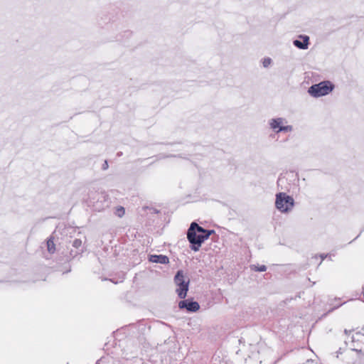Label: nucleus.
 <instances>
[{"label": "nucleus", "mask_w": 364, "mask_h": 364, "mask_svg": "<svg viewBox=\"0 0 364 364\" xmlns=\"http://www.w3.org/2000/svg\"><path fill=\"white\" fill-rule=\"evenodd\" d=\"M282 119H279V118L272 119L270 123V126L273 129H276L279 128V129L277 130V132L283 131V130H288L289 129H290V128L289 127H281L280 124H282Z\"/></svg>", "instance_id": "1a4fd4ad"}, {"label": "nucleus", "mask_w": 364, "mask_h": 364, "mask_svg": "<svg viewBox=\"0 0 364 364\" xmlns=\"http://www.w3.org/2000/svg\"><path fill=\"white\" fill-rule=\"evenodd\" d=\"M189 228H201L200 226L198 225V224L196 222H193L190 227Z\"/></svg>", "instance_id": "2eb2a0df"}, {"label": "nucleus", "mask_w": 364, "mask_h": 364, "mask_svg": "<svg viewBox=\"0 0 364 364\" xmlns=\"http://www.w3.org/2000/svg\"><path fill=\"white\" fill-rule=\"evenodd\" d=\"M213 232V230H207V229H188L187 237L189 242L193 245L192 250L198 251L201 246V244Z\"/></svg>", "instance_id": "f257e3e1"}, {"label": "nucleus", "mask_w": 364, "mask_h": 364, "mask_svg": "<svg viewBox=\"0 0 364 364\" xmlns=\"http://www.w3.org/2000/svg\"><path fill=\"white\" fill-rule=\"evenodd\" d=\"M271 59L270 58H264L263 60V65L264 67L267 68L271 64Z\"/></svg>", "instance_id": "ddd939ff"}, {"label": "nucleus", "mask_w": 364, "mask_h": 364, "mask_svg": "<svg viewBox=\"0 0 364 364\" xmlns=\"http://www.w3.org/2000/svg\"><path fill=\"white\" fill-rule=\"evenodd\" d=\"M149 260L151 262L159 264H168L169 262L168 257L163 255H151L149 256Z\"/></svg>", "instance_id": "0eeeda50"}, {"label": "nucleus", "mask_w": 364, "mask_h": 364, "mask_svg": "<svg viewBox=\"0 0 364 364\" xmlns=\"http://www.w3.org/2000/svg\"><path fill=\"white\" fill-rule=\"evenodd\" d=\"M251 269L255 270L256 272H264L267 269V267L265 265H261V266H256V265H252Z\"/></svg>", "instance_id": "f8f14e48"}, {"label": "nucleus", "mask_w": 364, "mask_h": 364, "mask_svg": "<svg viewBox=\"0 0 364 364\" xmlns=\"http://www.w3.org/2000/svg\"><path fill=\"white\" fill-rule=\"evenodd\" d=\"M47 248H48V251L50 253H53L55 251V245L51 238L48 239L47 241Z\"/></svg>", "instance_id": "9d476101"}, {"label": "nucleus", "mask_w": 364, "mask_h": 364, "mask_svg": "<svg viewBox=\"0 0 364 364\" xmlns=\"http://www.w3.org/2000/svg\"><path fill=\"white\" fill-rule=\"evenodd\" d=\"M81 241L80 240H75L74 242H73V246L75 247H79L81 246Z\"/></svg>", "instance_id": "4468645a"}, {"label": "nucleus", "mask_w": 364, "mask_h": 364, "mask_svg": "<svg viewBox=\"0 0 364 364\" xmlns=\"http://www.w3.org/2000/svg\"><path fill=\"white\" fill-rule=\"evenodd\" d=\"M321 258V260L324 259V258L326 257V255H320Z\"/></svg>", "instance_id": "f3484780"}, {"label": "nucleus", "mask_w": 364, "mask_h": 364, "mask_svg": "<svg viewBox=\"0 0 364 364\" xmlns=\"http://www.w3.org/2000/svg\"><path fill=\"white\" fill-rule=\"evenodd\" d=\"M180 309H186L188 311L196 312L200 309V305L196 301H181L178 304Z\"/></svg>", "instance_id": "423d86ee"}, {"label": "nucleus", "mask_w": 364, "mask_h": 364, "mask_svg": "<svg viewBox=\"0 0 364 364\" xmlns=\"http://www.w3.org/2000/svg\"><path fill=\"white\" fill-rule=\"evenodd\" d=\"M275 207L280 213H288L294 207V199L286 193H278L276 194Z\"/></svg>", "instance_id": "f03ea898"}, {"label": "nucleus", "mask_w": 364, "mask_h": 364, "mask_svg": "<svg viewBox=\"0 0 364 364\" xmlns=\"http://www.w3.org/2000/svg\"><path fill=\"white\" fill-rule=\"evenodd\" d=\"M115 214L121 218L125 214V209L122 206H119L116 208Z\"/></svg>", "instance_id": "9b49d317"}, {"label": "nucleus", "mask_w": 364, "mask_h": 364, "mask_svg": "<svg viewBox=\"0 0 364 364\" xmlns=\"http://www.w3.org/2000/svg\"><path fill=\"white\" fill-rule=\"evenodd\" d=\"M333 88L334 85L330 81H323L311 86L308 92L311 96L319 97L328 95Z\"/></svg>", "instance_id": "39448f33"}, {"label": "nucleus", "mask_w": 364, "mask_h": 364, "mask_svg": "<svg viewBox=\"0 0 364 364\" xmlns=\"http://www.w3.org/2000/svg\"><path fill=\"white\" fill-rule=\"evenodd\" d=\"M351 350L360 355L354 364H364V333L356 332L351 337Z\"/></svg>", "instance_id": "7ed1b4c3"}, {"label": "nucleus", "mask_w": 364, "mask_h": 364, "mask_svg": "<svg viewBox=\"0 0 364 364\" xmlns=\"http://www.w3.org/2000/svg\"><path fill=\"white\" fill-rule=\"evenodd\" d=\"M350 332H351V331H348V330H347V329H345V330H344V333H345V334H346V335L349 334Z\"/></svg>", "instance_id": "dca6fc26"}, {"label": "nucleus", "mask_w": 364, "mask_h": 364, "mask_svg": "<svg viewBox=\"0 0 364 364\" xmlns=\"http://www.w3.org/2000/svg\"><path fill=\"white\" fill-rule=\"evenodd\" d=\"M174 283L177 286L176 291L178 297L185 299L188 290L189 279L186 278L182 270L177 272L174 277Z\"/></svg>", "instance_id": "20e7f679"}, {"label": "nucleus", "mask_w": 364, "mask_h": 364, "mask_svg": "<svg viewBox=\"0 0 364 364\" xmlns=\"http://www.w3.org/2000/svg\"><path fill=\"white\" fill-rule=\"evenodd\" d=\"M104 166H105V167H104V168H107V161H105V164H104Z\"/></svg>", "instance_id": "a211bd4d"}, {"label": "nucleus", "mask_w": 364, "mask_h": 364, "mask_svg": "<svg viewBox=\"0 0 364 364\" xmlns=\"http://www.w3.org/2000/svg\"><path fill=\"white\" fill-rule=\"evenodd\" d=\"M300 38H302V41L299 40H295L294 45L300 49H306L309 43V38L307 36H300Z\"/></svg>", "instance_id": "6e6552de"}]
</instances>
